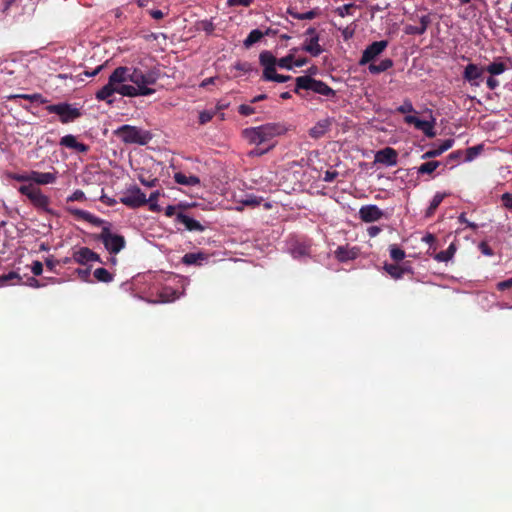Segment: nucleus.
I'll list each match as a JSON object with an SVG mask.
<instances>
[{
	"mask_svg": "<svg viewBox=\"0 0 512 512\" xmlns=\"http://www.w3.org/2000/svg\"><path fill=\"white\" fill-rule=\"evenodd\" d=\"M31 182H34L38 185H47L55 183L57 177L55 173L50 172H39V171H31Z\"/></svg>",
	"mask_w": 512,
	"mask_h": 512,
	"instance_id": "obj_21",
	"label": "nucleus"
},
{
	"mask_svg": "<svg viewBox=\"0 0 512 512\" xmlns=\"http://www.w3.org/2000/svg\"><path fill=\"white\" fill-rule=\"evenodd\" d=\"M259 62L263 68L269 66H277V58L272 54V52L268 50L262 51L260 53Z\"/></svg>",
	"mask_w": 512,
	"mask_h": 512,
	"instance_id": "obj_31",
	"label": "nucleus"
},
{
	"mask_svg": "<svg viewBox=\"0 0 512 512\" xmlns=\"http://www.w3.org/2000/svg\"><path fill=\"white\" fill-rule=\"evenodd\" d=\"M176 221L185 225L186 229L189 231H204L205 228L200 224L197 220L189 217L188 215L179 212L176 214Z\"/></svg>",
	"mask_w": 512,
	"mask_h": 512,
	"instance_id": "obj_22",
	"label": "nucleus"
},
{
	"mask_svg": "<svg viewBox=\"0 0 512 512\" xmlns=\"http://www.w3.org/2000/svg\"><path fill=\"white\" fill-rule=\"evenodd\" d=\"M478 248L481 251V253L486 256L494 255L492 248L485 241L480 242Z\"/></svg>",
	"mask_w": 512,
	"mask_h": 512,
	"instance_id": "obj_57",
	"label": "nucleus"
},
{
	"mask_svg": "<svg viewBox=\"0 0 512 512\" xmlns=\"http://www.w3.org/2000/svg\"><path fill=\"white\" fill-rule=\"evenodd\" d=\"M356 8V5L353 3L345 4L343 6L337 7L335 9V13L340 17H345L347 15L353 14V9Z\"/></svg>",
	"mask_w": 512,
	"mask_h": 512,
	"instance_id": "obj_42",
	"label": "nucleus"
},
{
	"mask_svg": "<svg viewBox=\"0 0 512 512\" xmlns=\"http://www.w3.org/2000/svg\"><path fill=\"white\" fill-rule=\"evenodd\" d=\"M440 164L441 163L439 161L425 162L418 167L417 173L419 175H424V174L430 175L440 166Z\"/></svg>",
	"mask_w": 512,
	"mask_h": 512,
	"instance_id": "obj_34",
	"label": "nucleus"
},
{
	"mask_svg": "<svg viewBox=\"0 0 512 512\" xmlns=\"http://www.w3.org/2000/svg\"><path fill=\"white\" fill-rule=\"evenodd\" d=\"M335 256L340 262L354 260L358 256V249L356 247L339 246L335 251Z\"/></svg>",
	"mask_w": 512,
	"mask_h": 512,
	"instance_id": "obj_23",
	"label": "nucleus"
},
{
	"mask_svg": "<svg viewBox=\"0 0 512 512\" xmlns=\"http://www.w3.org/2000/svg\"><path fill=\"white\" fill-rule=\"evenodd\" d=\"M484 68L485 72H488L492 76H496L505 72L507 65L504 62H492Z\"/></svg>",
	"mask_w": 512,
	"mask_h": 512,
	"instance_id": "obj_32",
	"label": "nucleus"
},
{
	"mask_svg": "<svg viewBox=\"0 0 512 512\" xmlns=\"http://www.w3.org/2000/svg\"><path fill=\"white\" fill-rule=\"evenodd\" d=\"M46 110L50 114L58 115L63 124L73 122L82 115L78 108L66 102L48 105L46 106Z\"/></svg>",
	"mask_w": 512,
	"mask_h": 512,
	"instance_id": "obj_7",
	"label": "nucleus"
},
{
	"mask_svg": "<svg viewBox=\"0 0 512 512\" xmlns=\"http://www.w3.org/2000/svg\"><path fill=\"white\" fill-rule=\"evenodd\" d=\"M124 73L125 70L115 69L111 75L109 76L108 83L104 85L99 91L96 93V99L99 101H106L111 104L112 100L110 97L117 93V84L124 83Z\"/></svg>",
	"mask_w": 512,
	"mask_h": 512,
	"instance_id": "obj_6",
	"label": "nucleus"
},
{
	"mask_svg": "<svg viewBox=\"0 0 512 512\" xmlns=\"http://www.w3.org/2000/svg\"><path fill=\"white\" fill-rule=\"evenodd\" d=\"M397 112L401 114H408L414 112V107L410 100H405L402 105L397 108Z\"/></svg>",
	"mask_w": 512,
	"mask_h": 512,
	"instance_id": "obj_47",
	"label": "nucleus"
},
{
	"mask_svg": "<svg viewBox=\"0 0 512 512\" xmlns=\"http://www.w3.org/2000/svg\"><path fill=\"white\" fill-rule=\"evenodd\" d=\"M404 32L407 35H423L422 29L419 28V26L414 25H406L404 28Z\"/></svg>",
	"mask_w": 512,
	"mask_h": 512,
	"instance_id": "obj_53",
	"label": "nucleus"
},
{
	"mask_svg": "<svg viewBox=\"0 0 512 512\" xmlns=\"http://www.w3.org/2000/svg\"><path fill=\"white\" fill-rule=\"evenodd\" d=\"M486 84L489 89L494 90L499 86V81L491 75L487 78Z\"/></svg>",
	"mask_w": 512,
	"mask_h": 512,
	"instance_id": "obj_64",
	"label": "nucleus"
},
{
	"mask_svg": "<svg viewBox=\"0 0 512 512\" xmlns=\"http://www.w3.org/2000/svg\"><path fill=\"white\" fill-rule=\"evenodd\" d=\"M95 279L99 282L109 283L114 279L113 274H111L106 268H97L93 273Z\"/></svg>",
	"mask_w": 512,
	"mask_h": 512,
	"instance_id": "obj_33",
	"label": "nucleus"
},
{
	"mask_svg": "<svg viewBox=\"0 0 512 512\" xmlns=\"http://www.w3.org/2000/svg\"><path fill=\"white\" fill-rule=\"evenodd\" d=\"M419 22H420L419 28L422 29L423 33H425L432 22L430 14L420 16Z\"/></svg>",
	"mask_w": 512,
	"mask_h": 512,
	"instance_id": "obj_48",
	"label": "nucleus"
},
{
	"mask_svg": "<svg viewBox=\"0 0 512 512\" xmlns=\"http://www.w3.org/2000/svg\"><path fill=\"white\" fill-rule=\"evenodd\" d=\"M319 40V35L307 38L303 43L302 50L309 53L313 57H318L323 52V48L319 44Z\"/></svg>",
	"mask_w": 512,
	"mask_h": 512,
	"instance_id": "obj_19",
	"label": "nucleus"
},
{
	"mask_svg": "<svg viewBox=\"0 0 512 512\" xmlns=\"http://www.w3.org/2000/svg\"><path fill=\"white\" fill-rule=\"evenodd\" d=\"M119 70H125L124 83L130 81L138 88L142 86L146 89H153L151 86L155 85L160 78L161 71L157 66H149L146 60H140L136 66H119Z\"/></svg>",
	"mask_w": 512,
	"mask_h": 512,
	"instance_id": "obj_1",
	"label": "nucleus"
},
{
	"mask_svg": "<svg viewBox=\"0 0 512 512\" xmlns=\"http://www.w3.org/2000/svg\"><path fill=\"white\" fill-rule=\"evenodd\" d=\"M301 89L313 91L327 98L336 97V91L328 86L325 82L314 79L308 75L299 76L295 79L294 92L298 94Z\"/></svg>",
	"mask_w": 512,
	"mask_h": 512,
	"instance_id": "obj_4",
	"label": "nucleus"
},
{
	"mask_svg": "<svg viewBox=\"0 0 512 512\" xmlns=\"http://www.w3.org/2000/svg\"><path fill=\"white\" fill-rule=\"evenodd\" d=\"M72 259L80 265H86L89 262L103 263L99 254L88 247H81L80 249L73 251Z\"/></svg>",
	"mask_w": 512,
	"mask_h": 512,
	"instance_id": "obj_12",
	"label": "nucleus"
},
{
	"mask_svg": "<svg viewBox=\"0 0 512 512\" xmlns=\"http://www.w3.org/2000/svg\"><path fill=\"white\" fill-rule=\"evenodd\" d=\"M13 280H17V282L19 283V282H21L22 277L14 271H11L7 274H3L0 276V286H4L8 282L13 281Z\"/></svg>",
	"mask_w": 512,
	"mask_h": 512,
	"instance_id": "obj_41",
	"label": "nucleus"
},
{
	"mask_svg": "<svg viewBox=\"0 0 512 512\" xmlns=\"http://www.w3.org/2000/svg\"><path fill=\"white\" fill-rule=\"evenodd\" d=\"M111 223H107L102 227L99 234L94 235L96 241L102 242L105 249L112 255L118 254L122 249L125 248L126 240L124 236L115 234L111 231Z\"/></svg>",
	"mask_w": 512,
	"mask_h": 512,
	"instance_id": "obj_5",
	"label": "nucleus"
},
{
	"mask_svg": "<svg viewBox=\"0 0 512 512\" xmlns=\"http://www.w3.org/2000/svg\"><path fill=\"white\" fill-rule=\"evenodd\" d=\"M418 130H421L427 137L433 138L435 136L434 121L420 120L417 126Z\"/></svg>",
	"mask_w": 512,
	"mask_h": 512,
	"instance_id": "obj_35",
	"label": "nucleus"
},
{
	"mask_svg": "<svg viewBox=\"0 0 512 512\" xmlns=\"http://www.w3.org/2000/svg\"><path fill=\"white\" fill-rule=\"evenodd\" d=\"M276 74V66L264 67L262 79L265 81H271Z\"/></svg>",
	"mask_w": 512,
	"mask_h": 512,
	"instance_id": "obj_46",
	"label": "nucleus"
},
{
	"mask_svg": "<svg viewBox=\"0 0 512 512\" xmlns=\"http://www.w3.org/2000/svg\"><path fill=\"white\" fill-rule=\"evenodd\" d=\"M450 193H446V192H437L433 199L431 200L430 202V205L429 207L427 208L426 212H425V216L426 217H431L434 215L435 211L437 210V208L439 207V205L442 203V201L444 200L445 197L449 196Z\"/></svg>",
	"mask_w": 512,
	"mask_h": 512,
	"instance_id": "obj_26",
	"label": "nucleus"
},
{
	"mask_svg": "<svg viewBox=\"0 0 512 512\" xmlns=\"http://www.w3.org/2000/svg\"><path fill=\"white\" fill-rule=\"evenodd\" d=\"M390 257L395 261L399 262L402 261L406 254L405 251L401 248H399L397 245L393 244L389 247Z\"/></svg>",
	"mask_w": 512,
	"mask_h": 512,
	"instance_id": "obj_39",
	"label": "nucleus"
},
{
	"mask_svg": "<svg viewBox=\"0 0 512 512\" xmlns=\"http://www.w3.org/2000/svg\"><path fill=\"white\" fill-rule=\"evenodd\" d=\"M393 66V61L389 58L383 59L379 64L370 63L368 70L371 74H379L387 71Z\"/></svg>",
	"mask_w": 512,
	"mask_h": 512,
	"instance_id": "obj_30",
	"label": "nucleus"
},
{
	"mask_svg": "<svg viewBox=\"0 0 512 512\" xmlns=\"http://www.w3.org/2000/svg\"><path fill=\"white\" fill-rule=\"evenodd\" d=\"M31 271L35 276H39L43 272V264L40 261H34L31 266Z\"/></svg>",
	"mask_w": 512,
	"mask_h": 512,
	"instance_id": "obj_58",
	"label": "nucleus"
},
{
	"mask_svg": "<svg viewBox=\"0 0 512 512\" xmlns=\"http://www.w3.org/2000/svg\"><path fill=\"white\" fill-rule=\"evenodd\" d=\"M14 98H22V99H25V100H29L30 102H40V103L47 102V100L44 99L42 97V95L39 94V93H35V94H17V95H13V96L10 97V99H14Z\"/></svg>",
	"mask_w": 512,
	"mask_h": 512,
	"instance_id": "obj_40",
	"label": "nucleus"
},
{
	"mask_svg": "<svg viewBox=\"0 0 512 512\" xmlns=\"http://www.w3.org/2000/svg\"><path fill=\"white\" fill-rule=\"evenodd\" d=\"M382 231V229L379 227V226H370L368 227L367 229V234L370 238H374L376 237L380 232Z\"/></svg>",
	"mask_w": 512,
	"mask_h": 512,
	"instance_id": "obj_63",
	"label": "nucleus"
},
{
	"mask_svg": "<svg viewBox=\"0 0 512 512\" xmlns=\"http://www.w3.org/2000/svg\"><path fill=\"white\" fill-rule=\"evenodd\" d=\"M397 160L398 153L391 147L381 149L375 154V162L386 166H395L397 164Z\"/></svg>",
	"mask_w": 512,
	"mask_h": 512,
	"instance_id": "obj_15",
	"label": "nucleus"
},
{
	"mask_svg": "<svg viewBox=\"0 0 512 512\" xmlns=\"http://www.w3.org/2000/svg\"><path fill=\"white\" fill-rule=\"evenodd\" d=\"M341 30V33H342V36L344 38V40H349L353 37L354 35V32H355V29L354 28H351V27H345L343 29H340Z\"/></svg>",
	"mask_w": 512,
	"mask_h": 512,
	"instance_id": "obj_61",
	"label": "nucleus"
},
{
	"mask_svg": "<svg viewBox=\"0 0 512 512\" xmlns=\"http://www.w3.org/2000/svg\"><path fill=\"white\" fill-rule=\"evenodd\" d=\"M458 221L460 223H463V224H466L469 228L473 229V230H476L477 229V224L473 223V222H469L466 218V214L465 213H461L460 216L458 217Z\"/></svg>",
	"mask_w": 512,
	"mask_h": 512,
	"instance_id": "obj_60",
	"label": "nucleus"
},
{
	"mask_svg": "<svg viewBox=\"0 0 512 512\" xmlns=\"http://www.w3.org/2000/svg\"><path fill=\"white\" fill-rule=\"evenodd\" d=\"M174 180L176 183L180 185H186V186H195L200 183V180L197 176L190 175L186 176L185 174L181 172H177L174 175Z\"/></svg>",
	"mask_w": 512,
	"mask_h": 512,
	"instance_id": "obj_29",
	"label": "nucleus"
},
{
	"mask_svg": "<svg viewBox=\"0 0 512 512\" xmlns=\"http://www.w3.org/2000/svg\"><path fill=\"white\" fill-rule=\"evenodd\" d=\"M60 145L63 147H66V148L73 149L76 152L83 153V154L87 153L90 149L88 145L78 142L76 137L71 134L63 136L60 139Z\"/></svg>",
	"mask_w": 512,
	"mask_h": 512,
	"instance_id": "obj_17",
	"label": "nucleus"
},
{
	"mask_svg": "<svg viewBox=\"0 0 512 512\" xmlns=\"http://www.w3.org/2000/svg\"><path fill=\"white\" fill-rule=\"evenodd\" d=\"M384 215V212L377 205L373 204L363 205L359 209V218L365 223L376 222L384 217Z\"/></svg>",
	"mask_w": 512,
	"mask_h": 512,
	"instance_id": "obj_14",
	"label": "nucleus"
},
{
	"mask_svg": "<svg viewBox=\"0 0 512 512\" xmlns=\"http://www.w3.org/2000/svg\"><path fill=\"white\" fill-rule=\"evenodd\" d=\"M160 297L163 302H171L178 298L177 292L173 289L163 288L160 293Z\"/></svg>",
	"mask_w": 512,
	"mask_h": 512,
	"instance_id": "obj_43",
	"label": "nucleus"
},
{
	"mask_svg": "<svg viewBox=\"0 0 512 512\" xmlns=\"http://www.w3.org/2000/svg\"><path fill=\"white\" fill-rule=\"evenodd\" d=\"M454 144V139L448 138L443 140L438 146L436 144L433 145V148L426 151L422 155V159H430L440 156L442 153L450 149Z\"/></svg>",
	"mask_w": 512,
	"mask_h": 512,
	"instance_id": "obj_18",
	"label": "nucleus"
},
{
	"mask_svg": "<svg viewBox=\"0 0 512 512\" xmlns=\"http://www.w3.org/2000/svg\"><path fill=\"white\" fill-rule=\"evenodd\" d=\"M85 199L86 197L84 192L80 189H77L67 198V202L84 201Z\"/></svg>",
	"mask_w": 512,
	"mask_h": 512,
	"instance_id": "obj_50",
	"label": "nucleus"
},
{
	"mask_svg": "<svg viewBox=\"0 0 512 512\" xmlns=\"http://www.w3.org/2000/svg\"><path fill=\"white\" fill-rule=\"evenodd\" d=\"M201 28L207 34H212L213 31L215 30V25L210 20H204L201 22Z\"/></svg>",
	"mask_w": 512,
	"mask_h": 512,
	"instance_id": "obj_56",
	"label": "nucleus"
},
{
	"mask_svg": "<svg viewBox=\"0 0 512 512\" xmlns=\"http://www.w3.org/2000/svg\"><path fill=\"white\" fill-rule=\"evenodd\" d=\"M69 211L72 215H74L78 219L84 220L94 226H97V227H99V226L103 227L108 223L107 221H105V220L93 215L92 213L85 211V210L75 208V209H70Z\"/></svg>",
	"mask_w": 512,
	"mask_h": 512,
	"instance_id": "obj_16",
	"label": "nucleus"
},
{
	"mask_svg": "<svg viewBox=\"0 0 512 512\" xmlns=\"http://www.w3.org/2000/svg\"><path fill=\"white\" fill-rule=\"evenodd\" d=\"M295 51L296 48L292 49L291 53L288 54L287 56L277 59V66L288 70L292 69Z\"/></svg>",
	"mask_w": 512,
	"mask_h": 512,
	"instance_id": "obj_37",
	"label": "nucleus"
},
{
	"mask_svg": "<svg viewBox=\"0 0 512 512\" xmlns=\"http://www.w3.org/2000/svg\"><path fill=\"white\" fill-rule=\"evenodd\" d=\"M331 124H332V121L329 118L319 120L312 128H310V130H309L310 137H312L314 139L321 138L329 130Z\"/></svg>",
	"mask_w": 512,
	"mask_h": 512,
	"instance_id": "obj_20",
	"label": "nucleus"
},
{
	"mask_svg": "<svg viewBox=\"0 0 512 512\" xmlns=\"http://www.w3.org/2000/svg\"><path fill=\"white\" fill-rule=\"evenodd\" d=\"M155 91V89H146L142 86L138 88L135 84H117V93L126 97L149 96L154 94Z\"/></svg>",
	"mask_w": 512,
	"mask_h": 512,
	"instance_id": "obj_13",
	"label": "nucleus"
},
{
	"mask_svg": "<svg viewBox=\"0 0 512 512\" xmlns=\"http://www.w3.org/2000/svg\"><path fill=\"white\" fill-rule=\"evenodd\" d=\"M388 46L387 40L375 41L368 45L362 53L359 64L365 65L378 57Z\"/></svg>",
	"mask_w": 512,
	"mask_h": 512,
	"instance_id": "obj_10",
	"label": "nucleus"
},
{
	"mask_svg": "<svg viewBox=\"0 0 512 512\" xmlns=\"http://www.w3.org/2000/svg\"><path fill=\"white\" fill-rule=\"evenodd\" d=\"M264 36V34L258 30V29H254L252 30L248 36L246 37V39L244 40V46L246 48H249L251 47L253 44L257 43L258 41L261 40V38Z\"/></svg>",
	"mask_w": 512,
	"mask_h": 512,
	"instance_id": "obj_36",
	"label": "nucleus"
},
{
	"mask_svg": "<svg viewBox=\"0 0 512 512\" xmlns=\"http://www.w3.org/2000/svg\"><path fill=\"white\" fill-rule=\"evenodd\" d=\"M120 203L125 206L136 209L142 207L147 204L146 195L141 191V189L134 185L127 189V191L120 197Z\"/></svg>",
	"mask_w": 512,
	"mask_h": 512,
	"instance_id": "obj_9",
	"label": "nucleus"
},
{
	"mask_svg": "<svg viewBox=\"0 0 512 512\" xmlns=\"http://www.w3.org/2000/svg\"><path fill=\"white\" fill-rule=\"evenodd\" d=\"M159 196H160V192L158 190H156V191L152 192L150 194L149 198L147 199V204L149 205V209L152 212H160L161 211V207L157 203Z\"/></svg>",
	"mask_w": 512,
	"mask_h": 512,
	"instance_id": "obj_38",
	"label": "nucleus"
},
{
	"mask_svg": "<svg viewBox=\"0 0 512 512\" xmlns=\"http://www.w3.org/2000/svg\"><path fill=\"white\" fill-rule=\"evenodd\" d=\"M238 112L242 116H250V115L254 114L256 111H255L254 107H252L250 105L242 104L239 106Z\"/></svg>",
	"mask_w": 512,
	"mask_h": 512,
	"instance_id": "obj_52",
	"label": "nucleus"
},
{
	"mask_svg": "<svg viewBox=\"0 0 512 512\" xmlns=\"http://www.w3.org/2000/svg\"><path fill=\"white\" fill-rule=\"evenodd\" d=\"M232 69H235L241 73H249L251 70H252V66L250 63L248 62H241V61H238L236 62L233 66H232Z\"/></svg>",
	"mask_w": 512,
	"mask_h": 512,
	"instance_id": "obj_45",
	"label": "nucleus"
},
{
	"mask_svg": "<svg viewBox=\"0 0 512 512\" xmlns=\"http://www.w3.org/2000/svg\"><path fill=\"white\" fill-rule=\"evenodd\" d=\"M510 288H512V278L497 283L498 291H505Z\"/></svg>",
	"mask_w": 512,
	"mask_h": 512,
	"instance_id": "obj_59",
	"label": "nucleus"
},
{
	"mask_svg": "<svg viewBox=\"0 0 512 512\" xmlns=\"http://www.w3.org/2000/svg\"><path fill=\"white\" fill-rule=\"evenodd\" d=\"M384 270L395 280L401 279L405 273H412L410 267L400 266L398 264L385 263Z\"/></svg>",
	"mask_w": 512,
	"mask_h": 512,
	"instance_id": "obj_24",
	"label": "nucleus"
},
{
	"mask_svg": "<svg viewBox=\"0 0 512 512\" xmlns=\"http://www.w3.org/2000/svg\"><path fill=\"white\" fill-rule=\"evenodd\" d=\"M456 250V244L452 242L446 250H442L435 254L434 259L438 262H448L454 257Z\"/></svg>",
	"mask_w": 512,
	"mask_h": 512,
	"instance_id": "obj_28",
	"label": "nucleus"
},
{
	"mask_svg": "<svg viewBox=\"0 0 512 512\" xmlns=\"http://www.w3.org/2000/svg\"><path fill=\"white\" fill-rule=\"evenodd\" d=\"M45 264L50 271L57 273L55 267L60 264V261L54 259L53 256H49L45 259Z\"/></svg>",
	"mask_w": 512,
	"mask_h": 512,
	"instance_id": "obj_54",
	"label": "nucleus"
},
{
	"mask_svg": "<svg viewBox=\"0 0 512 512\" xmlns=\"http://www.w3.org/2000/svg\"><path fill=\"white\" fill-rule=\"evenodd\" d=\"M216 111L204 110L199 113V124L205 125L210 122L215 116Z\"/></svg>",
	"mask_w": 512,
	"mask_h": 512,
	"instance_id": "obj_44",
	"label": "nucleus"
},
{
	"mask_svg": "<svg viewBox=\"0 0 512 512\" xmlns=\"http://www.w3.org/2000/svg\"><path fill=\"white\" fill-rule=\"evenodd\" d=\"M285 132L284 127L279 123H267L257 127L245 128L242 137L249 144L261 145Z\"/></svg>",
	"mask_w": 512,
	"mask_h": 512,
	"instance_id": "obj_2",
	"label": "nucleus"
},
{
	"mask_svg": "<svg viewBox=\"0 0 512 512\" xmlns=\"http://www.w3.org/2000/svg\"><path fill=\"white\" fill-rule=\"evenodd\" d=\"M287 14L298 20H312L319 15V9L315 8L305 13H299L296 8L290 6L287 8Z\"/></svg>",
	"mask_w": 512,
	"mask_h": 512,
	"instance_id": "obj_25",
	"label": "nucleus"
},
{
	"mask_svg": "<svg viewBox=\"0 0 512 512\" xmlns=\"http://www.w3.org/2000/svg\"><path fill=\"white\" fill-rule=\"evenodd\" d=\"M484 72V67H479L474 63H469L465 66L462 77L472 87H479L480 79L482 78Z\"/></svg>",
	"mask_w": 512,
	"mask_h": 512,
	"instance_id": "obj_11",
	"label": "nucleus"
},
{
	"mask_svg": "<svg viewBox=\"0 0 512 512\" xmlns=\"http://www.w3.org/2000/svg\"><path fill=\"white\" fill-rule=\"evenodd\" d=\"M502 203L504 207L509 209L512 208V194L504 193L502 195Z\"/></svg>",
	"mask_w": 512,
	"mask_h": 512,
	"instance_id": "obj_62",
	"label": "nucleus"
},
{
	"mask_svg": "<svg viewBox=\"0 0 512 512\" xmlns=\"http://www.w3.org/2000/svg\"><path fill=\"white\" fill-rule=\"evenodd\" d=\"M11 179L17 181V182H31V171L28 173H14L11 176Z\"/></svg>",
	"mask_w": 512,
	"mask_h": 512,
	"instance_id": "obj_49",
	"label": "nucleus"
},
{
	"mask_svg": "<svg viewBox=\"0 0 512 512\" xmlns=\"http://www.w3.org/2000/svg\"><path fill=\"white\" fill-rule=\"evenodd\" d=\"M114 134L125 144L146 145L153 137L150 131L128 124L117 128Z\"/></svg>",
	"mask_w": 512,
	"mask_h": 512,
	"instance_id": "obj_3",
	"label": "nucleus"
},
{
	"mask_svg": "<svg viewBox=\"0 0 512 512\" xmlns=\"http://www.w3.org/2000/svg\"><path fill=\"white\" fill-rule=\"evenodd\" d=\"M76 272L82 281L90 282V272H91L90 267H88L86 269H77Z\"/></svg>",
	"mask_w": 512,
	"mask_h": 512,
	"instance_id": "obj_55",
	"label": "nucleus"
},
{
	"mask_svg": "<svg viewBox=\"0 0 512 512\" xmlns=\"http://www.w3.org/2000/svg\"><path fill=\"white\" fill-rule=\"evenodd\" d=\"M254 0H227L229 7L244 6L248 7L253 3Z\"/></svg>",
	"mask_w": 512,
	"mask_h": 512,
	"instance_id": "obj_51",
	"label": "nucleus"
},
{
	"mask_svg": "<svg viewBox=\"0 0 512 512\" xmlns=\"http://www.w3.org/2000/svg\"><path fill=\"white\" fill-rule=\"evenodd\" d=\"M18 191L20 194L26 196L34 207L45 211L48 210L50 199L42 193L40 188L35 187L32 184L21 185L18 188Z\"/></svg>",
	"mask_w": 512,
	"mask_h": 512,
	"instance_id": "obj_8",
	"label": "nucleus"
},
{
	"mask_svg": "<svg viewBox=\"0 0 512 512\" xmlns=\"http://www.w3.org/2000/svg\"><path fill=\"white\" fill-rule=\"evenodd\" d=\"M207 259V254L203 252L198 253H186L182 257V262L186 265H198L200 266L204 260Z\"/></svg>",
	"mask_w": 512,
	"mask_h": 512,
	"instance_id": "obj_27",
	"label": "nucleus"
}]
</instances>
